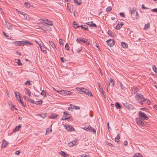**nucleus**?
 Segmentation results:
<instances>
[{"instance_id": "nucleus-1", "label": "nucleus", "mask_w": 157, "mask_h": 157, "mask_svg": "<svg viewBox=\"0 0 157 157\" xmlns=\"http://www.w3.org/2000/svg\"><path fill=\"white\" fill-rule=\"evenodd\" d=\"M77 90L80 94H84L90 96H93L91 92L87 89L84 88L77 87Z\"/></svg>"}, {"instance_id": "nucleus-2", "label": "nucleus", "mask_w": 157, "mask_h": 157, "mask_svg": "<svg viewBox=\"0 0 157 157\" xmlns=\"http://www.w3.org/2000/svg\"><path fill=\"white\" fill-rule=\"evenodd\" d=\"M135 98L139 103L141 105H143V102L144 101L145 98L142 94H140L137 93L135 96Z\"/></svg>"}, {"instance_id": "nucleus-3", "label": "nucleus", "mask_w": 157, "mask_h": 157, "mask_svg": "<svg viewBox=\"0 0 157 157\" xmlns=\"http://www.w3.org/2000/svg\"><path fill=\"white\" fill-rule=\"evenodd\" d=\"M131 13L132 16V17L135 16L136 18L137 19H139V15L138 14L137 12L135 9H133L131 10Z\"/></svg>"}, {"instance_id": "nucleus-4", "label": "nucleus", "mask_w": 157, "mask_h": 157, "mask_svg": "<svg viewBox=\"0 0 157 157\" xmlns=\"http://www.w3.org/2000/svg\"><path fill=\"white\" fill-rule=\"evenodd\" d=\"M143 119V118H136V121L138 124L144 127L145 126V124L142 122Z\"/></svg>"}, {"instance_id": "nucleus-5", "label": "nucleus", "mask_w": 157, "mask_h": 157, "mask_svg": "<svg viewBox=\"0 0 157 157\" xmlns=\"http://www.w3.org/2000/svg\"><path fill=\"white\" fill-rule=\"evenodd\" d=\"M40 20L42 21H44L45 22H44V23H45L48 25H53V23L52 21H51L49 20L48 19L44 20L43 19H40Z\"/></svg>"}, {"instance_id": "nucleus-6", "label": "nucleus", "mask_w": 157, "mask_h": 157, "mask_svg": "<svg viewBox=\"0 0 157 157\" xmlns=\"http://www.w3.org/2000/svg\"><path fill=\"white\" fill-rule=\"evenodd\" d=\"M70 107H68V109L71 111H72L73 109H80V107L74 105L72 104L70 105Z\"/></svg>"}, {"instance_id": "nucleus-7", "label": "nucleus", "mask_w": 157, "mask_h": 157, "mask_svg": "<svg viewBox=\"0 0 157 157\" xmlns=\"http://www.w3.org/2000/svg\"><path fill=\"white\" fill-rule=\"evenodd\" d=\"M108 45L110 47L113 46L114 44V41L113 40L109 39L106 41Z\"/></svg>"}, {"instance_id": "nucleus-8", "label": "nucleus", "mask_w": 157, "mask_h": 157, "mask_svg": "<svg viewBox=\"0 0 157 157\" xmlns=\"http://www.w3.org/2000/svg\"><path fill=\"white\" fill-rule=\"evenodd\" d=\"M139 116L140 117L143 118H148V117L146 115V114L141 111H139Z\"/></svg>"}, {"instance_id": "nucleus-9", "label": "nucleus", "mask_w": 157, "mask_h": 157, "mask_svg": "<svg viewBox=\"0 0 157 157\" xmlns=\"http://www.w3.org/2000/svg\"><path fill=\"white\" fill-rule=\"evenodd\" d=\"M22 40L21 41H15L13 42V44L16 45L21 46L23 45Z\"/></svg>"}, {"instance_id": "nucleus-10", "label": "nucleus", "mask_w": 157, "mask_h": 157, "mask_svg": "<svg viewBox=\"0 0 157 157\" xmlns=\"http://www.w3.org/2000/svg\"><path fill=\"white\" fill-rule=\"evenodd\" d=\"M8 143L4 140H3V142L2 144V148L6 147L8 145Z\"/></svg>"}, {"instance_id": "nucleus-11", "label": "nucleus", "mask_w": 157, "mask_h": 157, "mask_svg": "<svg viewBox=\"0 0 157 157\" xmlns=\"http://www.w3.org/2000/svg\"><path fill=\"white\" fill-rule=\"evenodd\" d=\"M41 49V50L44 53H47V51L45 47L43 46V45L42 46L41 44L39 45Z\"/></svg>"}, {"instance_id": "nucleus-12", "label": "nucleus", "mask_w": 157, "mask_h": 157, "mask_svg": "<svg viewBox=\"0 0 157 157\" xmlns=\"http://www.w3.org/2000/svg\"><path fill=\"white\" fill-rule=\"evenodd\" d=\"M76 40L77 41H80V42L82 41L84 43H86L88 45H89V43L88 41L87 40H83V39H82L81 38H77V39Z\"/></svg>"}, {"instance_id": "nucleus-13", "label": "nucleus", "mask_w": 157, "mask_h": 157, "mask_svg": "<svg viewBox=\"0 0 157 157\" xmlns=\"http://www.w3.org/2000/svg\"><path fill=\"white\" fill-rule=\"evenodd\" d=\"M86 24L87 25H89L90 26L92 27H97V25H96V24H94V23H93V21H92L90 22H86Z\"/></svg>"}, {"instance_id": "nucleus-14", "label": "nucleus", "mask_w": 157, "mask_h": 157, "mask_svg": "<svg viewBox=\"0 0 157 157\" xmlns=\"http://www.w3.org/2000/svg\"><path fill=\"white\" fill-rule=\"evenodd\" d=\"M108 34L110 36L112 37H114L116 36V34L113 32H112L110 30H108L107 32Z\"/></svg>"}, {"instance_id": "nucleus-15", "label": "nucleus", "mask_w": 157, "mask_h": 157, "mask_svg": "<svg viewBox=\"0 0 157 157\" xmlns=\"http://www.w3.org/2000/svg\"><path fill=\"white\" fill-rule=\"evenodd\" d=\"M22 43L23 45H33V44L29 42L28 41H25V40H22Z\"/></svg>"}, {"instance_id": "nucleus-16", "label": "nucleus", "mask_w": 157, "mask_h": 157, "mask_svg": "<svg viewBox=\"0 0 157 157\" xmlns=\"http://www.w3.org/2000/svg\"><path fill=\"white\" fill-rule=\"evenodd\" d=\"M5 27L9 29H12V26L10 23L9 22H6L5 24Z\"/></svg>"}, {"instance_id": "nucleus-17", "label": "nucleus", "mask_w": 157, "mask_h": 157, "mask_svg": "<svg viewBox=\"0 0 157 157\" xmlns=\"http://www.w3.org/2000/svg\"><path fill=\"white\" fill-rule=\"evenodd\" d=\"M69 113L68 112H63L65 118H70L71 116Z\"/></svg>"}, {"instance_id": "nucleus-18", "label": "nucleus", "mask_w": 157, "mask_h": 157, "mask_svg": "<svg viewBox=\"0 0 157 157\" xmlns=\"http://www.w3.org/2000/svg\"><path fill=\"white\" fill-rule=\"evenodd\" d=\"M66 129L67 130L70 131H72L74 130V128L71 126L68 125V127H67Z\"/></svg>"}, {"instance_id": "nucleus-19", "label": "nucleus", "mask_w": 157, "mask_h": 157, "mask_svg": "<svg viewBox=\"0 0 157 157\" xmlns=\"http://www.w3.org/2000/svg\"><path fill=\"white\" fill-rule=\"evenodd\" d=\"M36 115L40 117H41L42 118H45V117H47V113L40 114H37Z\"/></svg>"}, {"instance_id": "nucleus-20", "label": "nucleus", "mask_w": 157, "mask_h": 157, "mask_svg": "<svg viewBox=\"0 0 157 157\" xmlns=\"http://www.w3.org/2000/svg\"><path fill=\"white\" fill-rule=\"evenodd\" d=\"M21 127V125H20L18 126H17L16 127V128H14L13 130V132H16L17 131H18L19 129Z\"/></svg>"}, {"instance_id": "nucleus-21", "label": "nucleus", "mask_w": 157, "mask_h": 157, "mask_svg": "<svg viewBox=\"0 0 157 157\" xmlns=\"http://www.w3.org/2000/svg\"><path fill=\"white\" fill-rule=\"evenodd\" d=\"M49 44L51 45L53 48H56V47L55 44L53 41H49Z\"/></svg>"}, {"instance_id": "nucleus-22", "label": "nucleus", "mask_w": 157, "mask_h": 157, "mask_svg": "<svg viewBox=\"0 0 157 157\" xmlns=\"http://www.w3.org/2000/svg\"><path fill=\"white\" fill-rule=\"evenodd\" d=\"M15 62L17 63L18 65H22V63L21 62V60L20 59H16L15 60Z\"/></svg>"}, {"instance_id": "nucleus-23", "label": "nucleus", "mask_w": 157, "mask_h": 157, "mask_svg": "<svg viewBox=\"0 0 157 157\" xmlns=\"http://www.w3.org/2000/svg\"><path fill=\"white\" fill-rule=\"evenodd\" d=\"M73 27L75 29H76L78 28H79L80 27V25H78V24H77V23L75 21H74L73 23Z\"/></svg>"}, {"instance_id": "nucleus-24", "label": "nucleus", "mask_w": 157, "mask_h": 157, "mask_svg": "<svg viewBox=\"0 0 157 157\" xmlns=\"http://www.w3.org/2000/svg\"><path fill=\"white\" fill-rule=\"evenodd\" d=\"M61 154L62 156H63L64 157H67L68 156V154H67V153H66V152L63 151H61Z\"/></svg>"}, {"instance_id": "nucleus-25", "label": "nucleus", "mask_w": 157, "mask_h": 157, "mask_svg": "<svg viewBox=\"0 0 157 157\" xmlns=\"http://www.w3.org/2000/svg\"><path fill=\"white\" fill-rule=\"evenodd\" d=\"M121 44L123 48H125L128 47V45L127 43H125L124 42H121Z\"/></svg>"}, {"instance_id": "nucleus-26", "label": "nucleus", "mask_w": 157, "mask_h": 157, "mask_svg": "<svg viewBox=\"0 0 157 157\" xmlns=\"http://www.w3.org/2000/svg\"><path fill=\"white\" fill-rule=\"evenodd\" d=\"M143 102H144L146 104H147L148 105H150V101L147 98H145L144 101H143Z\"/></svg>"}, {"instance_id": "nucleus-27", "label": "nucleus", "mask_w": 157, "mask_h": 157, "mask_svg": "<svg viewBox=\"0 0 157 157\" xmlns=\"http://www.w3.org/2000/svg\"><path fill=\"white\" fill-rule=\"evenodd\" d=\"M115 106L118 109H120L121 108V107L120 105V104L118 102H116L115 103Z\"/></svg>"}, {"instance_id": "nucleus-28", "label": "nucleus", "mask_w": 157, "mask_h": 157, "mask_svg": "<svg viewBox=\"0 0 157 157\" xmlns=\"http://www.w3.org/2000/svg\"><path fill=\"white\" fill-rule=\"evenodd\" d=\"M132 90H134V92L135 94L138 91V89L136 86H134L133 87H132Z\"/></svg>"}, {"instance_id": "nucleus-29", "label": "nucleus", "mask_w": 157, "mask_h": 157, "mask_svg": "<svg viewBox=\"0 0 157 157\" xmlns=\"http://www.w3.org/2000/svg\"><path fill=\"white\" fill-rule=\"evenodd\" d=\"M90 126V130H89V132H92L94 133H95L96 132V130L93 129L90 125H89Z\"/></svg>"}, {"instance_id": "nucleus-30", "label": "nucleus", "mask_w": 157, "mask_h": 157, "mask_svg": "<svg viewBox=\"0 0 157 157\" xmlns=\"http://www.w3.org/2000/svg\"><path fill=\"white\" fill-rule=\"evenodd\" d=\"M152 69L157 74V68L155 65L152 66Z\"/></svg>"}, {"instance_id": "nucleus-31", "label": "nucleus", "mask_w": 157, "mask_h": 157, "mask_svg": "<svg viewBox=\"0 0 157 157\" xmlns=\"http://www.w3.org/2000/svg\"><path fill=\"white\" fill-rule=\"evenodd\" d=\"M41 94L44 97L46 96V92L44 90H42L41 93Z\"/></svg>"}, {"instance_id": "nucleus-32", "label": "nucleus", "mask_w": 157, "mask_h": 157, "mask_svg": "<svg viewBox=\"0 0 157 157\" xmlns=\"http://www.w3.org/2000/svg\"><path fill=\"white\" fill-rule=\"evenodd\" d=\"M14 94L17 98H18L19 97H20V95L19 92H17V91H16L14 92Z\"/></svg>"}, {"instance_id": "nucleus-33", "label": "nucleus", "mask_w": 157, "mask_h": 157, "mask_svg": "<svg viewBox=\"0 0 157 157\" xmlns=\"http://www.w3.org/2000/svg\"><path fill=\"white\" fill-rule=\"evenodd\" d=\"M110 85L112 87H113L114 85V82H113V79L111 78L110 79Z\"/></svg>"}, {"instance_id": "nucleus-34", "label": "nucleus", "mask_w": 157, "mask_h": 157, "mask_svg": "<svg viewBox=\"0 0 157 157\" xmlns=\"http://www.w3.org/2000/svg\"><path fill=\"white\" fill-rule=\"evenodd\" d=\"M32 81H27L25 83V85H27L28 84L29 85H32Z\"/></svg>"}, {"instance_id": "nucleus-35", "label": "nucleus", "mask_w": 157, "mask_h": 157, "mask_svg": "<svg viewBox=\"0 0 157 157\" xmlns=\"http://www.w3.org/2000/svg\"><path fill=\"white\" fill-rule=\"evenodd\" d=\"M74 1L75 3H77L78 5H80L82 3L81 1H78V0H74Z\"/></svg>"}, {"instance_id": "nucleus-36", "label": "nucleus", "mask_w": 157, "mask_h": 157, "mask_svg": "<svg viewBox=\"0 0 157 157\" xmlns=\"http://www.w3.org/2000/svg\"><path fill=\"white\" fill-rule=\"evenodd\" d=\"M42 103V101H37L36 102H35V104H36V105H40Z\"/></svg>"}, {"instance_id": "nucleus-37", "label": "nucleus", "mask_w": 157, "mask_h": 157, "mask_svg": "<svg viewBox=\"0 0 157 157\" xmlns=\"http://www.w3.org/2000/svg\"><path fill=\"white\" fill-rule=\"evenodd\" d=\"M80 26V27H81L82 29H84L85 30H88V27L86 25H85L84 27L82 25H81Z\"/></svg>"}, {"instance_id": "nucleus-38", "label": "nucleus", "mask_w": 157, "mask_h": 157, "mask_svg": "<svg viewBox=\"0 0 157 157\" xmlns=\"http://www.w3.org/2000/svg\"><path fill=\"white\" fill-rule=\"evenodd\" d=\"M121 28V26H120L119 24H118L116 26V28L117 30H119Z\"/></svg>"}, {"instance_id": "nucleus-39", "label": "nucleus", "mask_w": 157, "mask_h": 157, "mask_svg": "<svg viewBox=\"0 0 157 157\" xmlns=\"http://www.w3.org/2000/svg\"><path fill=\"white\" fill-rule=\"evenodd\" d=\"M49 129L48 128L47 129V130H46V134H49V133H50L52 131V129H51L50 131L49 130Z\"/></svg>"}, {"instance_id": "nucleus-40", "label": "nucleus", "mask_w": 157, "mask_h": 157, "mask_svg": "<svg viewBox=\"0 0 157 157\" xmlns=\"http://www.w3.org/2000/svg\"><path fill=\"white\" fill-rule=\"evenodd\" d=\"M149 26V24L148 23H147V24H146L144 26V29H147L148 28Z\"/></svg>"}, {"instance_id": "nucleus-41", "label": "nucleus", "mask_w": 157, "mask_h": 157, "mask_svg": "<svg viewBox=\"0 0 157 157\" xmlns=\"http://www.w3.org/2000/svg\"><path fill=\"white\" fill-rule=\"evenodd\" d=\"M112 7L111 6H109L106 9L107 11H110L112 10Z\"/></svg>"}, {"instance_id": "nucleus-42", "label": "nucleus", "mask_w": 157, "mask_h": 157, "mask_svg": "<svg viewBox=\"0 0 157 157\" xmlns=\"http://www.w3.org/2000/svg\"><path fill=\"white\" fill-rule=\"evenodd\" d=\"M65 48L66 50H69V46L67 43L65 45Z\"/></svg>"}, {"instance_id": "nucleus-43", "label": "nucleus", "mask_w": 157, "mask_h": 157, "mask_svg": "<svg viewBox=\"0 0 157 157\" xmlns=\"http://www.w3.org/2000/svg\"><path fill=\"white\" fill-rule=\"evenodd\" d=\"M24 4L26 5V7H30V4L29 2H25Z\"/></svg>"}, {"instance_id": "nucleus-44", "label": "nucleus", "mask_w": 157, "mask_h": 157, "mask_svg": "<svg viewBox=\"0 0 157 157\" xmlns=\"http://www.w3.org/2000/svg\"><path fill=\"white\" fill-rule=\"evenodd\" d=\"M57 115H54V114H52L49 117V118H55V117H57Z\"/></svg>"}, {"instance_id": "nucleus-45", "label": "nucleus", "mask_w": 157, "mask_h": 157, "mask_svg": "<svg viewBox=\"0 0 157 157\" xmlns=\"http://www.w3.org/2000/svg\"><path fill=\"white\" fill-rule=\"evenodd\" d=\"M68 146L69 147H72L73 146H74V144H73V143L72 142H70L68 144Z\"/></svg>"}, {"instance_id": "nucleus-46", "label": "nucleus", "mask_w": 157, "mask_h": 157, "mask_svg": "<svg viewBox=\"0 0 157 157\" xmlns=\"http://www.w3.org/2000/svg\"><path fill=\"white\" fill-rule=\"evenodd\" d=\"M84 129L87 131H89V130H90L89 126L88 127H84Z\"/></svg>"}, {"instance_id": "nucleus-47", "label": "nucleus", "mask_w": 157, "mask_h": 157, "mask_svg": "<svg viewBox=\"0 0 157 157\" xmlns=\"http://www.w3.org/2000/svg\"><path fill=\"white\" fill-rule=\"evenodd\" d=\"M62 120H67L68 121L72 120V118H62Z\"/></svg>"}, {"instance_id": "nucleus-48", "label": "nucleus", "mask_w": 157, "mask_h": 157, "mask_svg": "<svg viewBox=\"0 0 157 157\" xmlns=\"http://www.w3.org/2000/svg\"><path fill=\"white\" fill-rule=\"evenodd\" d=\"M151 11L153 12H155L157 13V8H155V9H152L151 10Z\"/></svg>"}, {"instance_id": "nucleus-49", "label": "nucleus", "mask_w": 157, "mask_h": 157, "mask_svg": "<svg viewBox=\"0 0 157 157\" xmlns=\"http://www.w3.org/2000/svg\"><path fill=\"white\" fill-rule=\"evenodd\" d=\"M10 109H11L12 110H13L14 109H15V108L14 105H11V106H10Z\"/></svg>"}, {"instance_id": "nucleus-50", "label": "nucleus", "mask_w": 157, "mask_h": 157, "mask_svg": "<svg viewBox=\"0 0 157 157\" xmlns=\"http://www.w3.org/2000/svg\"><path fill=\"white\" fill-rule=\"evenodd\" d=\"M60 59H61V60L62 61V62L64 63V62H65L66 60L63 57H61Z\"/></svg>"}, {"instance_id": "nucleus-51", "label": "nucleus", "mask_w": 157, "mask_h": 157, "mask_svg": "<svg viewBox=\"0 0 157 157\" xmlns=\"http://www.w3.org/2000/svg\"><path fill=\"white\" fill-rule=\"evenodd\" d=\"M29 101L33 104H35V101L32 99H30L29 100Z\"/></svg>"}, {"instance_id": "nucleus-52", "label": "nucleus", "mask_w": 157, "mask_h": 157, "mask_svg": "<svg viewBox=\"0 0 157 157\" xmlns=\"http://www.w3.org/2000/svg\"><path fill=\"white\" fill-rule=\"evenodd\" d=\"M82 48L80 47L77 49V52L78 53H79V52L82 51Z\"/></svg>"}, {"instance_id": "nucleus-53", "label": "nucleus", "mask_w": 157, "mask_h": 157, "mask_svg": "<svg viewBox=\"0 0 157 157\" xmlns=\"http://www.w3.org/2000/svg\"><path fill=\"white\" fill-rule=\"evenodd\" d=\"M142 7L143 9H147L148 8H147L146 7H145L144 4H142Z\"/></svg>"}, {"instance_id": "nucleus-54", "label": "nucleus", "mask_w": 157, "mask_h": 157, "mask_svg": "<svg viewBox=\"0 0 157 157\" xmlns=\"http://www.w3.org/2000/svg\"><path fill=\"white\" fill-rule=\"evenodd\" d=\"M120 86L121 87V88L122 89L124 90V86H123V85L121 83L120 84Z\"/></svg>"}, {"instance_id": "nucleus-55", "label": "nucleus", "mask_w": 157, "mask_h": 157, "mask_svg": "<svg viewBox=\"0 0 157 157\" xmlns=\"http://www.w3.org/2000/svg\"><path fill=\"white\" fill-rule=\"evenodd\" d=\"M59 43L60 44H63V40L62 39H59Z\"/></svg>"}, {"instance_id": "nucleus-56", "label": "nucleus", "mask_w": 157, "mask_h": 157, "mask_svg": "<svg viewBox=\"0 0 157 157\" xmlns=\"http://www.w3.org/2000/svg\"><path fill=\"white\" fill-rule=\"evenodd\" d=\"M106 144L109 146H111L112 147L113 146V145L110 143H106Z\"/></svg>"}, {"instance_id": "nucleus-57", "label": "nucleus", "mask_w": 157, "mask_h": 157, "mask_svg": "<svg viewBox=\"0 0 157 157\" xmlns=\"http://www.w3.org/2000/svg\"><path fill=\"white\" fill-rule=\"evenodd\" d=\"M120 14L121 16H122L123 17H125L124 13H120Z\"/></svg>"}, {"instance_id": "nucleus-58", "label": "nucleus", "mask_w": 157, "mask_h": 157, "mask_svg": "<svg viewBox=\"0 0 157 157\" xmlns=\"http://www.w3.org/2000/svg\"><path fill=\"white\" fill-rule=\"evenodd\" d=\"M139 153H138L135 154L133 157H139Z\"/></svg>"}, {"instance_id": "nucleus-59", "label": "nucleus", "mask_w": 157, "mask_h": 157, "mask_svg": "<svg viewBox=\"0 0 157 157\" xmlns=\"http://www.w3.org/2000/svg\"><path fill=\"white\" fill-rule=\"evenodd\" d=\"M117 139L118 140H119V139L120 138V136L119 134H118L117 135Z\"/></svg>"}, {"instance_id": "nucleus-60", "label": "nucleus", "mask_w": 157, "mask_h": 157, "mask_svg": "<svg viewBox=\"0 0 157 157\" xmlns=\"http://www.w3.org/2000/svg\"><path fill=\"white\" fill-rule=\"evenodd\" d=\"M23 15L25 17L26 19H27L29 16L27 14H25V13H24V15Z\"/></svg>"}, {"instance_id": "nucleus-61", "label": "nucleus", "mask_w": 157, "mask_h": 157, "mask_svg": "<svg viewBox=\"0 0 157 157\" xmlns=\"http://www.w3.org/2000/svg\"><path fill=\"white\" fill-rule=\"evenodd\" d=\"M128 142L126 140L124 142V144L125 146H127L128 145Z\"/></svg>"}, {"instance_id": "nucleus-62", "label": "nucleus", "mask_w": 157, "mask_h": 157, "mask_svg": "<svg viewBox=\"0 0 157 157\" xmlns=\"http://www.w3.org/2000/svg\"><path fill=\"white\" fill-rule=\"evenodd\" d=\"M20 151H16L15 152V154L17 155H19V153H20Z\"/></svg>"}, {"instance_id": "nucleus-63", "label": "nucleus", "mask_w": 157, "mask_h": 157, "mask_svg": "<svg viewBox=\"0 0 157 157\" xmlns=\"http://www.w3.org/2000/svg\"><path fill=\"white\" fill-rule=\"evenodd\" d=\"M27 94H29V93H30V90L29 89H27Z\"/></svg>"}, {"instance_id": "nucleus-64", "label": "nucleus", "mask_w": 157, "mask_h": 157, "mask_svg": "<svg viewBox=\"0 0 157 157\" xmlns=\"http://www.w3.org/2000/svg\"><path fill=\"white\" fill-rule=\"evenodd\" d=\"M88 156V155H86L85 154V155H82L80 157H87Z\"/></svg>"}]
</instances>
